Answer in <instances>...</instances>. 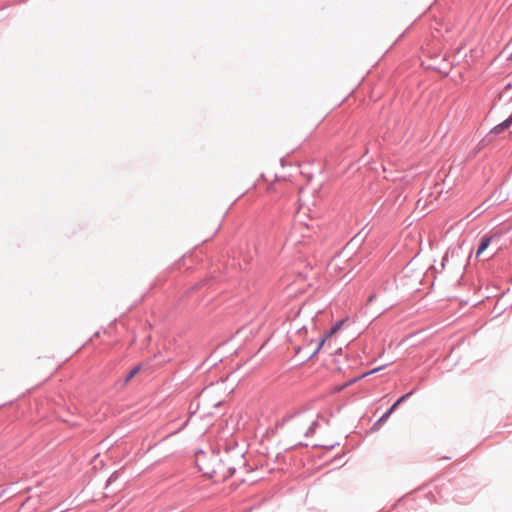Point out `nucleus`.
<instances>
[{
	"mask_svg": "<svg viewBox=\"0 0 512 512\" xmlns=\"http://www.w3.org/2000/svg\"><path fill=\"white\" fill-rule=\"evenodd\" d=\"M141 366H136L131 369L124 378V385H127L140 371Z\"/></svg>",
	"mask_w": 512,
	"mask_h": 512,
	"instance_id": "6",
	"label": "nucleus"
},
{
	"mask_svg": "<svg viewBox=\"0 0 512 512\" xmlns=\"http://www.w3.org/2000/svg\"><path fill=\"white\" fill-rule=\"evenodd\" d=\"M410 394H405L401 396L390 408L388 411L384 413V415L379 419V422H385L389 416L395 411V409L398 407V405L403 402Z\"/></svg>",
	"mask_w": 512,
	"mask_h": 512,
	"instance_id": "3",
	"label": "nucleus"
},
{
	"mask_svg": "<svg viewBox=\"0 0 512 512\" xmlns=\"http://www.w3.org/2000/svg\"><path fill=\"white\" fill-rule=\"evenodd\" d=\"M375 295H371L369 298H368V303H371L374 299H375Z\"/></svg>",
	"mask_w": 512,
	"mask_h": 512,
	"instance_id": "10",
	"label": "nucleus"
},
{
	"mask_svg": "<svg viewBox=\"0 0 512 512\" xmlns=\"http://www.w3.org/2000/svg\"><path fill=\"white\" fill-rule=\"evenodd\" d=\"M164 404L165 409H170L172 406V400L166 398L164 401H162V405Z\"/></svg>",
	"mask_w": 512,
	"mask_h": 512,
	"instance_id": "8",
	"label": "nucleus"
},
{
	"mask_svg": "<svg viewBox=\"0 0 512 512\" xmlns=\"http://www.w3.org/2000/svg\"><path fill=\"white\" fill-rule=\"evenodd\" d=\"M498 250V247H496L485 259H490L494 257L497 254Z\"/></svg>",
	"mask_w": 512,
	"mask_h": 512,
	"instance_id": "9",
	"label": "nucleus"
},
{
	"mask_svg": "<svg viewBox=\"0 0 512 512\" xmlns=\"http://www.w3.org/2000/svg\"><path fill=\"white\" fill-rule=\"evenodd\" d=\"M196 464L204 476L215 478L217 480L225 479L229 475V470L220 459L215 456L209 457L204 453L197 456Z\"/></svg>",
	"mask_w": 512,
	"mask_h": 512,
	"instance_id": "1",
	"label": "nucleus"
},
{
	"mask_svg": "<svg viewBox=\"0 0 512 512\" xmlns=\"http://www.w3.org/2000/svg\"><path fill=\"white\" fill-rule=\"evenodd\" d=\"M340 327V323L336 324L330 331V333L321 340L320 344H319V347H322L324 345V343L331 338V336L339 329Z\"/></svg>",
	"mask_w": 512,
	"mask_h": 512,
	"instance_id": "7",
	"label": "nucleus"
},
{
	"mask_svg": "<svg viewBox=\"0 0 512 512\" xmlns=\"http://www.w3.org/2000/svg\"><path fill=\"white\" fill-rule=\"evenodd\" d=\"M511 123H512V116H510L508 119H506L505 121H503L499 125L495 126L494 127L495 133L503 132L505 129H507L511 125Z\"/></svg>",
	"mask_w": 512,
	"mask_h": 512,
	"instance_id": "5",
	"label": "nucleus"
},
{
	"mask_svg": "<svg viewBox=\"0 0 512 512\" xmlns=\"http://www.w3.org/2000/svg\"><path fill=\"white\" fill-rule=\"evenodd\" d=\"M491 241H492V238L486 237V236L481 239L480 245H479V247L477 249V252H476V257L477 258L482 257V255L484 254L486 249L489 247Z\"/></svg>",
	"mask_w": 512,
	"mask_h": 512,
	"instance_id": "4",
	"label": "nucleus"
},
{
	"mask_svg": "<svg viewBox=\"0 0 512 512\" xmlns=\"http://www.w3.org/2000/svg\"><path fill=\"white\" fill-rule=\"evenodd\" d=\"M186 421L183 418V407L177 406L166 413L164 429L167 436H171L184 428Z\"/></svg>",
	"mask_w": 512,
	"mask_h": 512,
	"instance_id": "2",
	"label": "nucleus"
}]
</instances>
